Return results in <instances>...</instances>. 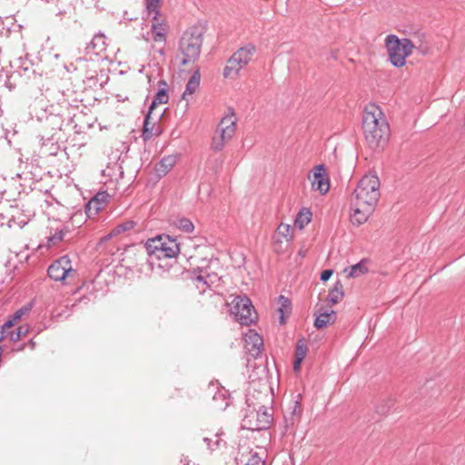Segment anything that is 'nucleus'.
<instances>
[{"label": "nucleus", "mask_w": 465, "mask_h": 465, "mask_svg": "<svg viewBox=\"0 0 465 465\" xmlns=\"http://www.w3.org/2000/svg\"><path fill=\"white\" fill-rule=\"evenodd\" d=\"M33 302H30L18 309L14 314H12V317L14 318V321L19 322L22 320L25 316L28 315L32 309H33Z\"/></svg>", "instance_id": "31"}, {"label": "nucleus", "mask_w": 465, "mask_h": 465, "mask_svg": "<svg viewBox=\"0 0 465 465\" xmlns=\"http://www.w3.org/2000/svg\"><path fill=\"white\" fill-rule=\"evenodd\" d=\"M390 63L398 68L406 64V59L412 54L414 45L409 38H399L395 35H388L384 40Z\"/></svg>", "instance_id": "4"}, {"label": "nucleus", "mask_w": 465, "mask_h": 465, "mask_svg": "<svg viewBox=\"0 0 465 465\" xmlns=\"http://www.w3.org/2000/svg\"><path fill=\"white\" fill-rule=\"evenodd\" d=\"M368 272V268L366 266V261L362 260L357 264H354L349 268L344 270V272L347 273L348 277L355 278L361 275L365 274Z\"/></svg>", "instance_id": "22"}, {"label": "nucleus", "mask_w": 465, "mask_h": 465, "mask_svg": "<svg viewBox=\"0 0 465 465\" xmlns=\"http://www.w3.org/2000/svg\"><path fill=\"white\" fill-rule=\"evenodd\" d=\"M161 5L162 0H144V6L147 12L148 18L164 15L160 12Z\"/></svg>", "instance_id": "23"}, {"label": "nucleus", "mask_w": 465, "mask_h": 465, "mask_svg": "<svg viewBox=\"0 0 465 465\" xmlns=\"http://www.w3.org/2000/svg\"><path fill=\"white\" fill-rule=\"evenodd\" d=\"M150 29L143 35L146 42H153L159 45L156 51L160 55H164V46L167 40L169 25L165 15L149 17Z\"/></svg>", "instance_id": "8"}, {"label": "nucleus", "mask_w": 465, "mask_h": 465, "mask_svg": "<svg viewBox=\"0 0 465 465\" xmlns=\"http://www.w3.org/2000/svg\"><path fill=\"white\" fill-rule=\"evenodd\" d=\"M308 351V347L303 340H299L296 345L295 358L304 360Z\"/></svg>", "instance_id": "32"}, {"label": "nucleus", "mask_w": 465, "mask_h": 465, "mask_svg": "<svg viewBox=\"0 0 465 465\" xmlns=\"http://www.w3.org/2000/svg\"><path fill=\"white\" fill-rule=\"evenodd\" d=\"M145 249L151 262L154 258L157 260L171 259L180 253V244L176 239L164 234L149 239L145 243Z\"/></svg>", "instance_id": "5"}, {"label": "nucleus", "mask_w": 465, "mask_h": 465, "mask_svg": "<svg viewBox=\"0 0 465 465\" xmlns=\"http://www.w3.org/2000/svg\"><path fill=\"white\" fill-rule=\"evenodd\" d=\"M214 438H215V440L212 438H209V437H204L203 438V440L207 443L208 447L210 450H213L214 447H218L219 446V442H220V435L218 433H216L214 435Z\"/></svg>", "instance_id": "35"}, {"label": "nucleus", "mask_w": 465, "mask_h": 465, "mask_svg": "<svg viewBox=\"0 0 465 465\" xmlns=\"http://www.w3.org/2000/svg\"><path fill=\"white\" fill-rule=\"evenodd\" d=\"M29 331V325H22L17 328L16 331H8L6 337L9 338L11 341H18L22 337L25 336Z\"/></svg>", "instance_id": "30"}, {"label": "nucleus", "mask_w": 465, "mask_h": 465, "mask_svg": "<svg viewBox=\"0 0 465 465\" xmlns=\"http://www.w3.org/2000/svg\"><path fill=\"white\" fill-rule=\"evenodd\" d=\"M107 47L106 37L104 34L99 33L94 36L92 41L86 45V53H93L96 55L102 54Z\"/></svg>", "instance_id": "15"}, {"label": "nucleus", "mask_w": 465, "mask_h": 465, "mask_svg": "<svg viewBox=\"0 0 465 465\" xmlns=\"http://www.w3.org/2000/svg\"><path fill=\"white\" fill-rule=\"evenodd\" d=\"M279 312L281 313L280 322L283 324L285 322L284 316L291 313V302L288 298L281 295L279 297Z\"/></svg>", "instance_id": "29"}, {"label": "nucleus", "mask_w": 465, "mask_h": 465, "mask_svg": "<svg viewBox=\"0 0 465 465\" xmlns=\"http://www.w3.org/2000/svg\"><path fill=\"white\" fill-rule=\"evenodd\" d=\"M169 101V95L165 88H161L153 97V100L149 107V110L153 111L160 104H165Z\"/></svg>", "instance_id": "27"}, {"label": "nucleus", "mask_w": 465, "mask_h": 465, "mask_svg": "<svg viewBox=\"0 0 465 465\" xmlns=\"http://www.w3.org/2000/svg\"><path fill=\"white\" fill-rule=\"evenodd\" d=\"M229 306L231 314L242 325L249 326L257 320V313L247 296H235Z\"/></svg>", "instance_id": "9"}, {"label": "nucleus", "mask_w": 465, "mask_h": 465, "mask_svg": "<svg viewBox=\"0 0 465 465\" xmlns=\"http://www.w3.org/2000/svg\"><path fill=\"white\" fill-rule=\"evenodd\" d=\"M245 349L248 353L252 357H258L263 347V340L262 336H260L256 331L252 330H249V331L245 334Z\"/></svg>", "instance_id": "14"}, {"label": "nucleus", "mask_w": 465, "mask_h": 465, "mask_svg": "<svg viewBox=\"0 0 465 465\" xmlns=\"http://www.w3.org/2000/svg\"><path fill=\"white\" fill-rule=\"evenodd\" d=\"M136 223L133 220H126L117 224L108 234L109 237L116 236L127 232L134 228Z\"/></svg>", "instance_id": "25"}, {"label": "nucleus", "mask_w": 465, "mask_h": 465, "mask_svg": "<svg viewBox=\"0 0 465 465\" xmlns=\"http://www.w3.org/2000/svg\"><path fill=\"white\" fill-rule=\"evenodd\" d=\"M331 275H332L331 270H325L321 274V280L323 282H326L331 278Z\"/></svg>", "instance_id": "38"}, {"label": "nucleus", "mask_w": 465, "mask_h": 465, "mask_svg": "<svg viewBox=\"0 0 465 465\" xmlns=\"http://www.w3.org/2000/svg\"><path fill=\"white\" fill-rule=\"evenodd\" d=\"M265 451L260 450V451L251 450L246 457H242V465H265L264 461Z\"/></svg>", "instance_id": "17"}, {"label": "nucleus", "mask_w": 465, "mask_h": 465, "mask_svg": "<svg viewBox=\"0 0 465 465\" xmlns=\"http://www.w3.org/2000/svg\"><path fill=\"white\" fill-rule=\"evenodd\" d=\"M253 385L251 384L246 395L248 409L242 420V427L250 430H262L269 428L272 420V415L265 405L269 402L268 389L266 383H262L256 397L251 391Z\"/></svg>", "instance_id": "2"}, {"label": "nucleus", "mask_w": 465, "mask_h": 465, "mask_svg": "<svg viewBox=\"0 0 465 465\" xmlns=\"http://www.w3.org/2000/svg\"><path fill=\"white\" fill-rule=\"evenodd\" d=\"M175 162L176 159L173 156L163 157L155 167L158 175H165L175 164Z\"/></svg>", "instance_id": "20"}, {"label": "nucleus", "mask_w": 465, "mask_h": 465, "mask_svg": "<svg viewBox=\"0 0 465 465\" xmlns=\"http://www.w3.org/2000/svg\"><path fill=\"white\" fill-rule=\"evenodd\" d=\"M160 84H162L163 85L166 86V83L164 81H160Z\"/></svg>", "instance_id": "41"}, {"label": "nucleus", "mask_w": 465, "mask_h": 465, "mask_svg": "<svg viewBox=\"0 0 465 465\" xmlns=\"http://www.w3.org/2000/svg\"><path fill=\"white\" fill-rule=\"evenodd\" d=\"M17 322L16 321H14V318L11 316H9L8 320L5 322V323L2 326V333L3 334H7L8 333V329H10L11 327H13L15 325V323Z\"/></svg>", "instance_id": "37"}, {"label": "nucleus", "mask_w": 465, "mask_h": 465, "mask_svg": "<svg viewBox=\"0 0 465 465\" xmlns=\"http://www.w3.org/2000/svg\"><path fill=\"white\" fill-rule=\"evenodd\" d=\"M4 337H6L5 334H3L0 336V341H2L4 339Z\"/></svg>", "instance_id": "40"}, {"label": "nucleus", "mask_w": 465, "mask_h": 465, "mask_svg": "<svg viewBox=\"0 0 465 465\" xmlns=\"http://www.w3.org/2000/svg\"><path fill=\"white\" fill-rule=\"evenodd\" d=\"M203 44V31L199 27H191L184 32L180 41V51L182 54L181 63L185 65L195 61L201 52Z\"/></svg>", "instance_id": "6"}, {"label": "nucleus", "mask_w": 465, "mask_h": 465, "mask_svg": "<svg viewBox=\"0 0 465 465\" xmlns=\"http://www.w3.org/2000/svg\"><path fill=\"white\" fill-rule=\"evenodd\" d=\"M48 276L56 282H62L66 277H74L76 271L73 269L72 262L67 255L55 260L47 270Z\"/></svg>", "instance_id": "10"}, {"label": "nucleus", "mask_w": 465, "mask_h": 465, "mask_svg": "<svg viewBox=\"0 0 465 465\" xmlns=\"http://www.w3.org/2000/svg\"><path fill=\"white\" fill-rule=\"evenodd\" d=\"M302 361H303V360H302V359H296V358H295V360H294V361H293V371H294L295 372H298V371H300V369H301V364H302Z\"/></svg>", "instance_id": "39"}, {"label": "nucleus", "mask_w": 465, "mask_h": 465, "mask_svg": "<svg viewBox=\"0 0 465 465\" xmlns=\"http://www.w3.org/2000/svg\"><path fill=\"white\" fill-rule=\"evenodd\" d=\"M343 288L340 282H337L334 287L329 292L327 300L331 304H336L343 297Z\"/></svg>", "instance_id": "28"}, {"label": "nucleus", "mask_w": 465, "mask_h": 465, "mask_svg": "<svg viewBox=\"0 0 465 465\" xmlns=\"http://www.w3.org/2000/svg\"><path fill=\"white\" fill-rule=\"evenodd\" d=\"M236 116L233 111L230 109L220 121L213 137L211 143V149L213 151H222L225 144L232 139L236 132Z\"/></svg>", "instance_id": "7"}, {"label": "nucleus", "mask_w": 465, "mask_h": 465, "mask_svg": "<svg viewBox=\"0 0 465 465\" xmlns=\"http://www.w3.org/2000/svg\"><path fill=\"white\" fill-rule=\"evenodd\" d=\"M302 413V407L299 401H294L292 402V405L289 408V411L287 415H285V419L290 422L291 425H294L301 419Z\"/></svg>", "instance_id": "18"}, {"label": "nucleus", "mask_w": 465, "mask_h": 465, "mask_svg": "<svg viewBox=\"0 0 465 465\" xmlns=\"http://www.w3.org/2000/svg\"><path fill=\"white\" fill-rule=\"evenodd\" d=\"M362 130L365 140L371 149H378L387 142L390 126L380 106L369 104L362 115Z\"/></svg>", "instance_id": "3"}, {"label": "nucleus", "mask_w": 465, "mask_h": 465, "mask_svg": "<svg viewBox=\"0 0 465 465\" xmlns=\"http://www.w3.org/2000/svg\"><path fill=\"white\" fill-rule=\"evenodd\" d=\"M178 227L185 232H192L194 229L193 223L185 218L179 220Z\"/></svg>", "instance_id": "33"}, {"label": "nucleus", "mask_w": 465, "mask_h": 465, "mask_svg": "<svg viewBox=\"0 0 465 465\" xmlns=\"http://www.w3.org/2000/svg\"><path fill=\"white\" fill-rule=\"evenodd\" d=\"M163 113L164 111L157 113L155 118H153V111H148L143 122V137L144 140H148L152 136L158 135L161 133L160 126L157 124V122L160 120Z\"/></svg>", "instance_id": "13"}, {"label": "nucleus", "mask_w": 465, "mask_h": 465, "mask_svg": "<svg viewBox=\"0 0 465 465\" xmlns=\"http://www.w3.org/2000/svg\"><path fill=\"white\" fill-rule=\"evenodd\" d=\"M200 72L199 70L195 71L193 74L191 76L189 81L186 84L185 90L183 94V98L185 99L187 95H192L196 92L200 85Z\"/></svg>", "instance_id": "19"}, {"label": "nucleus", "mask_w": 465, "mask_h": 465, "mask_svg": "<svg viewBox=\"0 0 465 465\" xmlns=\"http://www.w3.org/2000/svg\"><path fill=\"white\" fill-rule=\"evenodd\" d=\"M232 56L228 60L227 64L223 70V75L226 78H235L242 66L238 64L237 60L232 64Z\"/></svg>", "instance_id": "26"}, {"label": "nucleus", "mask_w": 465, "mask_h": 465, "mask_svg": "<svg viewBox=\"0 0 465 465\" xmlns=\"http://www.w3.org/2000/svg\"><path fill=\"white\" fill-rule=\"evenodd\" d=\"M336 319L334 311L323 312L318 315L314 321V326L318 329L326 327L328 324L333 323Z\"/></svg>", "instance_id": "21"}, {"label": "nucleus", "mask_w": 465, "mask_h": 465, "mask_svg": "<svg viewBox=\"0 0 465 465\" xmlns=\"http://www.w3.org/2000/svg\"><path fill=\"white\" fill-rule=\"evenodd\" d=\"M312 189L324 195L330 190V180L323 164H318L308 173Z\"/></svg>", "instance_id": "11"}, {"label": "nucleus", "mask_w": 465, "mask_h": 465, "mask_svg": "<svg viewBox=\"0 0 465 465\" xmlns=\"http://www.w3.org/2000/svg\"><path fill=\"white\" fill-rule=\"evenodd\" d=\"M64 232L63 230L56 231L52 236L48 238L49 245H55L64 239Z\"/></svg>", "instance_id": "34"}, {"label": "nucleus", "mask_w": 465, "mask_h": 465, "mask_svg": "<svg viewBox=\"0 0 465 465\" xmlns=\"http://www.w3.org/2000/svg\"><path fill=\"white\" fill-rule=\"evenodd\" d=\"M293 239L292 228L290 224L281 223L273 236H272V243L274 246V250L278 252L283 250V242L288 244Z\"/></svg>", "instance_id": "12"}, {"label": "nucleus", "mask_w": 465, "mask_h": 465, "mask_svg": "<svg viewBox=\"0 0 465 465\" xmlns=\"http://www.w3.org/2000/svg\"><path fill=\"white\" fill-rule=\"evenodd\" d=\"M255 46L252 45H247L238 51H236L232 56V64L235 60H237L238 64H240L242 67L249 64L252 60V55L255 53Z\"/></svg>", "instance_id": "16"}, {"label": "nucleus", "mask_w": 465, "mask_h": 465, "mask_svg": "<svg viewBox=\"0 0 465 465\" xmlns=\"http://www.w3.org/2000/svg\"><path fill=\"white\" fill-rule=\"evenodd\" d=\"M312 221V213L307 208H302L297 214L294 220V225L299 229H303L305 225L309 224Z\"/></svg>", "instance_id": "24"}, {"label": "nucleus", "mask_w": 465, "mask_h": 465, "mask_svg": "<svg viewBox=\"0 0 465 465\" xmlns=\"http://www.w3.org/2000/svg\"><path fill=\"white\" fill-rule=\"evenodd\" d=\"M211 278V275L209 273L205 274H200L195 277L194 281L196 282V287L200 289V283H203V285L208 284V279Z\"/></svg>", "instance_id": "36"}, {"label": "nucleus", "mask_w": 465, "mask_h": 465, "mask_svg": "<svg viewBox=\"0 0 465 465\" xmlns=\"http://www.w3.org/2000/svg\"><path fill=\"white\" fill-rule=\"evenodd\" d=\"M380 198V179L375 173L365 174L358 183L350 202V219L353 225H361L374 212Z\"/></svg>", "instance_id": "1"}]
</instances>
